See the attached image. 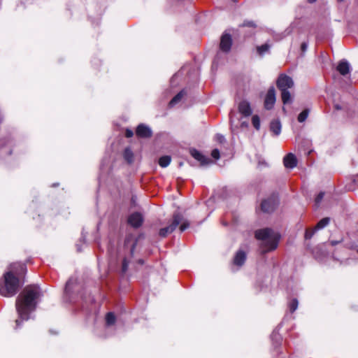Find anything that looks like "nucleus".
<instances>
[{"label":"nucleus","instance_id":"obj_1","mask_svg":"<svg viewBox=\"0 0 358 358\" xmlns=\"http://www.w3.org/2000/svg\"><path fill=\"white\" fill-rule=\"evenodd\" d=\"M41 296V291L38 286L26 287L20 294L16 300V310L20 320H28L29 313L36 309L37 300Z\"/></svg>","mask_w":358,"mask_h":358},{"label":"nucleus","instance_id":"obj_2","mask_svg":"<svg viewBox=\"0 0 358 358\" xmlns=\"http://www.w3.org/2000/svg\"><path fill=\"white\" fill-rule=\"evenodd\" d=\"M255 238L262 241V252H268L277 248L280 236L271 229L266 228L255 231Z\"/></svg>","mask_w":358,"mask_h":358},{"label":"nucleus","instance_id":"obj_3","mask_svg":"<svg viewBox=\"0 0 358 358\" xmlns=\"http://www.w3.org/2000/svg\"><path fill=\"white\" fill-rule=\"evenodd\" d=\"M4 285H0V294L6 297L14 296L19 287L20 281L12 271H8L4 274Z\"/></svg>","mask_w":358,"mask_h":358},{"label":"nucleus","instance_id":"obj_4","mask_svg":"<svg viewBox=\"0 0 358 358\" xmlns=\"http://www.w3.org/2000/svg\"><path fill=\"white\" fill-rule=\"evenodd\" d=\"M276 85L281 92V98L283 103H290L292 102V96L288 90L294 87L292 78L285 74H280L276 81Z\"/></svg>","mask_w":358,"mask_h":358},{"label":"nucleus","instance_id":"obj_5","mask_svg":"<svg viewBox=\"0 0 358 358\" xmlns=\"http://www.w3.org/2000/svg\"><path fill=\"white\" fill-rule=\"evenodd\" d=\"M182 220H183L182 215L178 212L175 213L173 215V220L171 224L168 227L162 228L159 231V236L161 237H166L168 234L172 233L182 222Z\"/></svg>","mask_w":358,"mask_h":358},{"label":"nucleus","instance_id":"obj_6","mask_svg":"<svg viewBox=\"0 0 358 358\" xmlns=\"http://www.w3.org/2000/svg\"><path fill=\"white\" fill-rule=\"evenodd\" d=\"M278 205V197L277 194H272L270 197L264 199L261 204L262 211L265 213L273 212Z\"/></svg>","mask_w":358,"mask_h":358},{"label":"nucleus","instance_id":"obj_7","mask_svg":"<svg viewBox=\"0 0 358 358\" xmlns=\"http://www.w3.org/2000/svg\"><path fill=\"white\" fill-rule=\"evenodd\" d=\"M275 91L273 87L268 89L264 100V107L267 110L271 109L275 103Z\"/></svg>","mask_w":358,"mask_h":358},{"label":"nucleus","instance_id":"obj_8","mask_svg":"<svg viewBox=\"0 0 358 358\" xmlns=\"http://www.w3.org/2000/svg\"><path fill=\"white\" fill-rule=\"evenodd\" d=\"M140 236L137 238L133 234H129L125 238L124 246L126 248L129 250V252L131 256L134 255L138 239L140 238Z\"/></svg>","mask_w":358,"mask_h":358},{"label":"nucleus","instance_id":"obj_9","mask_svg":"<svg viewBox=\"0 0 358 358\" xmlns=\"http://www.w3.org/2000/svg\"><path fill=\"white\" fill-rule=\"evenodd\" d=\"M232 38L230 34H224L220 40V48L222 51L228 52L231 48Z\"/></svg>","mask_w":358,"mask_h":358},{"label":"nucleus","instance_id":"obj_10","mask_svg":"<svg viewBox=\"0 0 358 358\" xmlns=\"http://www.w3.org/2000/svg\"><path fill=\"white\" fill-rule=\"evenodd\" d=\"M143 221V216L139 213H134L128 217V223L134 228L141 227Z\"/></svg>","mask_w":358,"mask_h":358},{"label":"nucleus","instance_id":"obj_11","mask_svg":"<svg viewBox=\"0 0 358 358\" xmlns=\"http://www.w3.org/2000/svg\"><path fill=\"white\" fill-rule=\"evenodd\" d=\"M136 133L141 138H149L152 134L151 129L143 124H141L137 127Z\"/></svg>","mask_w":358,"mask_h":358},{"label":"nucleus","instance_id":"obj_12","mask_svg":"<svg viewBox=\"0 0 358 358\" xmlns=\"http://www.w3.org/2000/svg\"><path fill=\"white\" fill-rule=\"evenodd\" d=\"M191 155L197 161H199L201 165H207L211 162L210 159L202 155L198 150L194 149L190 151Z\"/></svg>","mask_w":358,"mask_h":358},{"label":"nucleus","instance_id":"obj_13","mask_svg":"<svg viewBox=\"0 0 358 358\" xmlns=\"http://www.w3.org/2000/svg\"><path fill=\"white\" fill-rule=\"evenodd\" d=\"M284 166L287 169H293L296 166L297 160L292 153L287 154L283 159Z\"/></svg>","mask_w":358,"mask_h":358},{"label":"nucleus","instance_id":"obj_14","mask_svg":"<svg viewBox=\"0 0 358 358\" xmlns=\"http://www.w3.org/2000/svg\"><path fill=\"white\" fill-rule=\"evenodd\" d=\"M239 112L245 117H248L252 114L250 105L248 101H243L238 105Z\"/></svg>","mask_w":358,"mask_h":358},{"label":"nucleus","instance_id":"obj_15","mask_svg":"<svg viewBox=\"0 0 358 358\" xmlns=\"http://www.w3.org/2000/svg\"><path fill=\"white\" fill-rule=\"evenodd\" d=\"M246 259V254L243 250H238L234 258V264L237 266H242L245 263Z\"/></svg>","mask_w":358,"mask_h":358},{"label":"nucleus","instance_id":"obj_16","mask_svg":"<svg viewBox=\"0 0 358 358\" xmlns=\"http://www.w3.org/2000/svg\"><path fill=\"white\" fill-rule=\"evenodd\" d=\"M337 71L343 76L350 72V64L345 60L341 61L337 66Z\"/></svg>","mask_w":358,"mask_h":358},{"label":"nucleus","instance_id":"obj_17","mask_svg":"<svg viewBox=\"0 0 358 358\" xmlns=\"http://www.w3.org/2000/svg\"><path fill=\"white\" fill-rule=\"evenodd\" d=\"M271 131L275 136H278L281 132V124L279 120H273L270 124Z\"/></svg>","mask_w":358,"mask_h":358},{"label":"nucleus","instance_id":"obj_18","mask_svg":"<svg viewBox=\"0 0 358 358\" xmlns=\"http://www.w3.org/2000/svg\"><path fill=\"white\" fill-rule=\"evenodd\" d=\"M185 94V92L184 90L180 91L178 94H177L169 102V106L171 107L174 106L178 102L181 101V99L184 97Z\"/></svg>","mask_w":358,"mask_h":358},{"label":"nucleus","instance_id":"obj_19","mask_svg":"<svg viewBox=\"0 0 358 358\" xmlns=\"http://www.w3.org/2000/svg\"><path fill=\"white\" fill-rule=\"evenodd\" d=\"M330 222V218L329 217H324L320 220L316 226L314 228V231H317L320 229H322L325 227H327Z\"/></svg>","mask_w":358,"mask_h":358},{"label":"nucleus","instance_id":"obj_20","mask_svg":"<svg viewBox=\"0 0 358 358\" xmlns=\"http://www.w3.org/2000/svg\"><path fill=\"white\" fill-rule=\"evenodd\" d=\"M124 158L129 164L134 161V153L130 148H126L124 151Z\"/></svg>","mask_w":358,"mask_h":358},{"label":"nucleus","instance_id":"obj_21","mask_svg":"<svg viewBox=\"0 0 358 358\" xmlns=\"http://www.w3.org/2000/svg\"><path fill=\"white\" fill-rule=\"evenodd\" d=\"M269 49L270 45L268 43H264L257 47V52L259 55L263 56L265 53L269 51Z\"/></svg>","mask_w":358,"mask_h":358},{"label":"nucleus","instance_id":"obj_22","mask_svg":"<svg viewBox=\"0 0 358 358\" xmlns=\"http://www.w3.org/2000/svg\"><path fill=\"white\" fill-rule=\"evenodd\" d=\"M171 159L170 156L166 155L159 158V164L160 166L165 168L169 165Z\"/></svg>","mask_w":358,"mask_h":358},{"label":"nucleus","instance_id":"obj_23","mask_svg":"<svg viewBox=\"0 0 358 358\" xmlns=\"http://www.w3.org/2000/svg\"><path fill=\"white\" fill-rule=\"evenodd\" d=\"M76 282V280L73 278H70L66 283L65 286V293L69 294L71 292L72 286Z\"/></svg>","mask_w":358,"mask_h":358},{"label":"nucleus","instance_id":"obj_24","mask_svg":"<svg viewBox=\"0 0 358 358\" xmlns=\"http://www.w3.org/2000/svg\"><path fill=\"white\" fill-rule=\"evenodd\" d=\"M106 322L107 325H112L115 322V316L113 313H108L106 316Z\"/></svg>","mask_w":358,"mask_h":358},{"label":"nucleus","instance_id":"obj_25","mask_svg":"<svg viewBox=\"0 0 358 358\" xmlns=\"http://www.w3.org/2000/svg\"><path fill=\"white\" fill-rule=\"evenodd\" d=\"M309 113V110L306 109L303 110L298 116V121L299 122H303L308 117Z\"/></svg>","mask_w":358,"mask_h":358},{"label":"nucleus","instance_id":"obj_26","mask_svg":"<svg viewBox=\"0 0 358 358\" xmlns=\"http://www.w3.org/2000/svg\"><path fill=\"white\" fill-rule=\"evenodd\" d=\"M298 304V301L296 299H294L292 300V301H290L289 303V308L291 313L294 312L297 309Z\"/></svg>","mask_w":358,"mask_h":358},{"label":"nucleus","instance_id":"obj_27","mask_svg":"<svg viewBox=\"0 0 358 358\" xmlns=\"http://www.w3.org/2000/svg\"><path fill=\"white\" fill-rule=\"evenodd\" d=\"M252 123L254 127L256 129H257V130L259 129V128H260V120H259V117L257 115H254L252 117Z\"/></svg>","mask_w":358,"mask_h":358},{"label":"nucleus","instance_id":"obj_28","mask_svg":"<svg viewBox=\"0 0 358 358\" xmlns=\"http://www.w3.org/2000/svg\"><path fill=\"white\" fill-rule=\"evenodd\" d=\"M324 193L321 192H320L317 196H316L315 199V204L316 205H319L320 203L322 201V200L324 198Z\"/></svg>","mask_w":358,"mask_h":358},{"label":"nucleus","instance_id":"obj_29","mask_svg":"<svg viewBox=\"0 0 358 358\" xmlns=\"http://www.w3.org/2000/svg\"><path fill=\"white\" fill-rule=\"evenodd\" d=\"M128 264H129V262L127 260L126 258H124L122 261V273H126L127 269H128Z\"/></svg>","mask_w":358,"mask_h":358},{"label":"nucleus","instance_id":"obj_30","mask_svg":"<svg viewBox=\"0 0 358 358\" xmlns=\"http://www.w3.org/2000/svg\"><path fill=\"white\" fill-rule=\"evenodd\" d=\"M180 223H181V225L180 226V231H184L189 226V224L187 221H184V222L182 221Z\"/></svg>","mask_w":358,"mask_h":358},{"label":"nucleus","instance_id":"obj_31","mask_svg":"<svg viewBox=\"0 0 358 358\" xmlns=\"http://www.w3.org/2000/svg\"><path fill=\"white\" fill-rule=\"evenodd\" d=\"M215 138L220 143H224L226 141L224 136L223 135H221L219 134H216V136H215Z\"/></svg>","mask_w":358,"mask_h":358},{"label":"nucleus","instance_id":"obj_32","mask_svg":"<svg viewBox=\"0 0 358 358\" xmlns=\"http://www.w3.org/2000/svg\"><path fill=\"white\" fill-rule=\"evenodd\" d=\"M211 156L215 159H218L220 158V151L218 149H214L211 152Z\"/></svg>","mask_w":358,"mask_h":358},{"label":"nucleus","instance_id":"obj_33","mask_svg":"<svg viewBox=\"0 0 358 358\" xmlns=\"http://www.w3.org/2000/svg\"><path fill=\"white\" fill-rule=\"evenodd\" d=\"M243 27H255L256 25L255 24L254 22L252 21H245L243 24H242Z\"/></svg>","mask_w":358,"mask_h":358},{"label":"nucleus","instance_id":"obj_34","mask_svg":"<svg viewBox=\"0 0 358 358\" xmlns=\"http://www.w3.org/2000/svg\"><path fill=\"white\" fill-rule=\"evenodd\" d=\"M315 231H314V229L312 231L307 230L306 231V234H305L306 238H307V239L308 238H310L313 236V235L315 233Z\"/></svg>","mask_w":358,"mask_h":358},{"label":"nucleus","instance_id":"obj_35","mask_svg":"<svg viewBox=\"0 0 358 358\" xmlns=\"http://www.w3.org/2000/svg\"><path fill=\"white\" fill-rule=\"evenodd\" d=\"M134 135L133 131L131 129H127L125 132V136L127 138H131Z\"/></svg>","mask_w":358,"mask_h":358},{"label":"nucleus","instance_id":"obj_36","mask_svg":"<svg viewBox=\"0 0 358 358\" xmlns=\"http://www.w3.org/2000/svg\"><path fill=\"white\" fill-rule=\"evenodd\" d=\"M307 48H308V44H307V43L303 42V43H301V51H302L303 52H305L306 51Z\"/></svg>","mask_w":358,"mask_h":358},{"label":"nucleus","instance_id":"obj_37","mask_svg":"<svg viewBox=\"0 0 358 358\" xmlns=\"http://www.w3.org/2000/svg\"><path fill=\"white\" fill-rule=\"evenodd\" d=\"M234 121H235V120H234V117H233V116H231V117H230V122H231V126H233V125H234Z\"/></svg>","mask_w":358,"mask_h":358},{"label":"nucleus","instance_id":"obj_38","mask_svg":"<svg viewBox=\"0 0 358 358\" xmlns=\"http://www.w3.org/2000/svg\"><path fill=\"white\" fill-rule=\"evenodd\" d=\"M20 320H16L15 323H16V326H17V327H19V326H20Z\"/></svg>","mask_w":358,"mask_h":358},{"label":"nucleus","instance_id":"obj_39","mask_svg":"<svg viewBox=\"0 0 358 358\" xmlns=\"http://www.w3.org/2000/svg\"><path fill=\"white\" fill-rule=\"evenodd\" d=\"M20 266L22 270H24L25 269V266H24V264H20Z\"/></svg>","mask_w":358,"mask_h":358},{"label":"nucleus","instance_id":"obj_40","mask_svg":"<svg viewBox=\"0 0 358 358\" xmlns=\"http://www.w3.org/2000/svg\"><path fill=\"white\" fill-rule=\"evenodd\" d=\"M138 263L141 264H143V260L139 259L138 260Z\"/></svg>","mask_w":358,"mask_h":358},{"label":"nucleus","instance_id":"obj_41","mask_svg":"<svg viewBox=\"0 0 358 358\" xmlns=\"http://www.w3.org/2000/svg\"><path fill=\"white\" fill-rule=\"evenodd\" d=\"M317 0H308V2L309 3H314Z\"/></svg>","mask_w":358,"mask_h":358},{"label":"nucleus","instance_id":"obj_42","mask_svg":"<svg viewBox=\"0 0 358 358\" xmlns=\"http://www.w3.org/2000/svg\"><path fill=\"white\" fill-rule=\"evenodd\" d=\"M241 126L246 127L247 124H245L244 122L241 123Z\"/></svg>","mask_w":358,"mask_h":358},{"label":"nucleus","instance_id":"obj_43","mask_svg":"<svg viewBox=\"0 0 358 358\" xmlns=\"http://www.w3.org/2000/svg\"><path fill=\"white\" fill-rule=\"evenodd\" d=\"M336 108L338 110L341 109V108L338 106H336Z\"/></svg>","mask_w":358,"mask_h":358},{"label":"nucleus","instance_id":"obj_44","mask_svg":"<svg viewBox=\"0 0 358 358\" xmlns=\"http://www.w3.org/2000/svg\"><path fill=\"white\" fill-rule=\"evenodd\" d=\"M357 253H358V250H357Z\"/></svg>","mask_w":358,"mask_h":358}]
</instances>
